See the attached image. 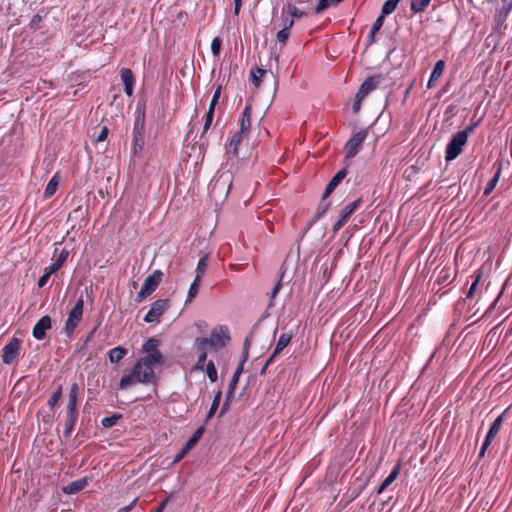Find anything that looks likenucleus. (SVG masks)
Wrapping results in <instances>:
<instances>
[{
  "mask_svg": "<svg viewBox=\"0 0 512 512\" xmlns=\"http://www.w3.org/2000/svg\"><path fill=\"white\" fill-rule=\"evenodd\" d=\"M230 175L227 174V173H222L218 176V178L216 179L215 181V185H218V184H222V185H225L227 182H229V186H228V189L231 187V180H230Z\"/></svg>",
  "mask_w": 512,
  "mask_h": 512,
  "instance_id": "47",
  "label": "nucleus"
},
{
  "mask_svg": "<svg viewBox=\"0 0 512 512\" xmlns=\"http://www.w3.org/2000/svg\"><path fill=\"white\" fill-rule=\"evenodd\" d=\"M52 320L49 315L41 317L33 327L32 335L37 340H43L46 337V331L51 329Z\"/></svg>",
  "mask_w": 512,
  "mask_h": 512,
  "instance_id": "12",
  "label": "nucleus"
},
{
  "mask_svg": "<svg viewBox=\"0 0 512 512\" xmlns=\"http://www.w3.org/2000/svg\"><path fill=\"white\" fill-rule=\"evenodd\" d=\"M401 470V462H398L390 474L381 482L379 487L377 488V494H381L385 489H387L399 476Z\"/></svg>",
  "mask_w": 512,
  "mask_h": 512,
  "instance_id": "21",
  "label": "nucleus"
},
{
  "mask_svg": "<svg viewBox=\"0 0 512 512\" xmlns=\"http://www.w3.org/2000/svg\"><path fill=\"white\" fill-rule=\"evenodd\" d=\"M345 224L346 220H342V217L339 216V219L334 223L332 227V232L336 234Z\"/></svg>",
  "mask_w": 512,
  "mask_h": 512,
  "instance_id": "53",
  "label": "nucleus"
},
{
  "mask_svg": "<svg viewBox=\"0 0 512 512\" xmlns=\"http://www.w3.org/2000/svg\"><path fill=\"white\" fill-rule=\"evenodd\" d=\"M293 337L292 332L282 333L276 343L273 353L267 359V364H272L275 360V357L279 355L285 347L291 342Z\"/></svg>",
  "mask_w": 512,
  "mask_h": 512,
  "instance_id": "14",
  "label": "nucleus"
},
{
  "mask_svg": "<svg viewBox=\"0 0 512 512\" xmlns=\"http://www.w3.org/2000/svg\"><path fill=\"white\" fill-rule=\"evenodd\" d=\"M345 224L346 220H342V217L339 216V219L334 223L332 227V232L336 234Z\"/></svg>",
  "mask_w": 512,
  "mask_h": 512,
  "instance_id": "52",
  "label": "nucleus"
},
{
  "mask_svg": "<svg viewBox=\"0 0 512 512\" xmlns=\"http://www.w3.org/2000/svg\"><path fill=\"white\" fill-rule=\"evenodd\" d=\"M213 116H214V111L208 109V111L206 113V117H205V123L203 126V133H205L210 128L211 123L213 121Z\"/></svg>",
  "mask_w": 512,
  "mask_h": 512,
  "instance_id": "46",
  "label": "nucleus"
},
{
  "mask_svg": "<svg viewBox=\"0 0 512 512\" xmlns=\"http://www.w3.org/2000/svg\"><path fill=\"white\" fill-rule=\"evenodd\" d=\"M78 416H79V414L66 413L65 429H64V432H63V436L65 438L70 437L72 431L74 430L76 422L78 420Z\"/></svg>",
  "mask_w": 512,
  "mask_h": 512,
  "instance_id": "26",
  "label": "nucleus"
},
{
  "mask_svg": "<svg viewBox=\"0 0 512 512\" xmlns=\"http://www.w3.org/2000/svg\"><path fill=\"white\" fill-rule=\"evenodd\" d=\"M145 110L137 107L133 126V153L138 155L143 150L145 140Z\"/></svg>",
  "mask_w": 512,
  "mask_h": 512,
  "instance_id": "3",
  "label": "nucleus"
},
{
  "mask_svg": "<svg viewBox=\"0 0 512 512\" xmlns=\"http://www.w3.org/2000/svg\"><path fill=\"white\" fill-rule=\"evenodd\" d=\"M282 279L280 278L271 292V299H274L282 287Z\"/></svg>",
  "mask_w": 512,
  "mask_h": 512,
  "instance_id": "59",
  "label": "nucleus"
},
{
  "mask_svg": "<svg viewBox=\"0 0 512 512\" xmlns=\"http://www.w3.org/2000/svg\"><path fill=\"white\" fill-rule=\"evenodd\" d=\"M69 255V252L65 249H63L60 254L58 255V258L55 262L59 263L60 266L64 264V262L67 260V257Z\"/></svg>",
  "mask_w": 512,
  "mask_h": 512,
  "instance_id": "55",
  "label": "nucleus"
},
{
  "mask_svg": "<svg viewBox=\"0 0 512 512\" xmlns=\"http://www.w3.org/2000/svg\"><path fill=\"white\" fill-rule=\"evenodd\" d=\"M367 137V130H360L355 133L345 144L344 152L346 158L355 157Z\"/></svg>",
  "mask_w": 512,
  "mask_h": 512,
  "instance_id": "8",
  "label": "nucleus"
},
{
  "mask_svg": "<svg viewBox=\"0 0 512 512\" xmlns=\"http://www.w3.org/2000/svg\"><path fill=\"white\" fill-rule=\"evenodd\" d=\"M221 47L222 40L219 37H215L211 43V52L214 57H218L220 55Z\"/></svg>",
  "mask_w": 512,
  "mask_h": 512,
  "instance_id": "41",
  "label": "nucleus"
},
{
  "mask_svg": "<svg viewBox=\"0 0 512 512\" xmlns=\"http://www.w3.org/2000/svg\"><path fill=\"white\" fill-rule=\"evenodd\" d=\"M122 417L119 413H114L111 416L104 417L101 424L104 428H111L116 425L117 421Z\"/></svg>",
  "mask_w": 512,
  "mask_h": 512,
  "instance_id": "38",
  "label": "nucleus"
},
{
  "mask_svg": "<svg viewBox=\"0 0 512 512\" xmlns=\"http://www.w3.org/2000/svg\"><path fill=\"white\" fill-rule=\"evenodd\" d=\"M170 308V301L168 299H158L154 301L144 316L146 323H159L160 317Z\"/></svg>",
  "mask_w": 512,
  "mask_h": 512,
  "instance_id": "7",
  "label": "nucleus"
},
{
  "mask_svg": "<svg viewBox=\"0 0 512 512\" xmlns=\"http://www.w3.org/2000/svg\"><path fill=\"white\" fill-rule=\"evenodd\" d=\"M289 35H290V32H289V31H287V29H283V28H282V29H281L280 31H278V33H277V36H276L277 41H278L279 43H281V44L285 45V44H286V42H287V40H288V38H289Z\"/></svg>",
  "mask_w": 512,
  "mask_h": 512,
  "instance_id": "45",
  "label": "nucleus"
},
{
  "mask_svg": "<svg viewBox=\"0 0 512 512\" xmlns=\"http://www.w3.org/2000/svg\"><path fill=\"white\" fill-rule=\"evenodd\" d=\"M365 98L363 97H360L359 95L356 94L355 96V100H354V103H353V106H352V109H353V112L354 113H358L361 109V104H362V101L364 100Z\"/></svg>",
  "mask_w": 512,
  "mask_h": 512,
  "instance_id": "51",
  "label": "nucleus"
},
{
  "mask_svg": "<svg viewBox=\"0 0 512 512\" xmlns=\"http://www.w3.org/2000/svg\"><path fill=\"white\" fill-rule=\"evenodd\" d=\"M20 350V340L12 338L2 349V361L5 364H11L18 356Z\"/></svg>",
  "mask_w": 512,
  "mask_h": 512,
  "instance_id": "11",
  "label": "nucleus"
},
{
  "mask_svg": "<svg viewBox=\"0 0 512 512\" xmlns=\"http://www.w3.org/2000/svg\"><path fill=\"white\" fill-rule=\"evenodd\" d=\"M242 6V0H234V15H238Z\"/></svg>",
  "mask_w": 512,
  "mask_h": 512,
  "instance_id": "63",
  "label": "nucleus"
},
{
  "mask_svg": "<svg viewBox=\"0 0 512 512\" xmlns=\"http://www.w3.org/2000/svg\"><path fill=\"white\" fill-rule=\"evenodd\" d=\"M479 125V121L468 125L464 130L459 131V133L465 134V138L468 139L469 135L475 130V128Z\"/></svg>",
  "mask_w": 512,
  "mask_h": 512,
  "instance_id": "50",
  "label": "nucleus"
},
{
  "mask_svg": "<svg viewBox=\"0 0 512 512\" xmlns=\"http://www.w3.org/2000/svg\"><path fill=\"white\" fill-rule=\"evenodd\" d=\"M208 260H209V255L208 254H205L204 256H202L199 261H198V264H197V267H196V275H199V278L201 279L202 278V275L206 272L207 270V267H208Z\"/></svg>",
  "mask_w": 512,
  "mask_h": 512,
  "instance_id": "37",
  "label": "nucleus"
},
{
  "mask_svg": "<svg viewBox=\"0 0 512 512\" xmlns=\"http://www.w3.org/2000/svg\"><path fill=\"white\" fill-rule=\"evenodd\" d=\"M41 21H42L41 15H39V14L34 15L29 24L30 28L37 29V27Z\"/></svg>",
  "mask_w": 512,
  "mask_h": 512,
  "instance_id": "54",
  "label": "nucleus"
},
{
  "mask_svg": "<svg viewBox=\"0 0 512 512\" xmlns=\"http://www.w3.org/2000/svg\"><path fill=\"white\" fill-rule=\"evenodd\" d=\"M400 1L401 0L385 1L381 8V15L386 16V15H390L391 13H393L395 11V9L397 8Z\"/></svg>",
  "mask_w": 512,
  "mask_h": 512,
  "instance_id": "35",
  "label": "nucleus"
},
{
  "mask_svg": "<svg viewBox=\"0 0 512 512\" xmlns=\"http://www.w3.org/2000/svg\"><path fill=\"white\" fill-rule=\"evenodd\" d=\"M61 268V266L59 265V263L57 262H54L52 263L51 265H49L48 267L45 268V272L49 275L57 272L59 269Z\"/></svg>",
  "mask_w": 512,
  "mask_h": 512,
  "instance_id": "56",
  "label": "nucleus"
},
{
  "mask_svg": "<svg viewBox=\"0 0 512 512\" xmlns=\"http://www.w3.org/2000/svg\"><path fill=\"white\" fill-rule=\"evenodd\" d=\"M493 168H495V174L494 176L491 178V180L487 183L485 189H484V195L485 196H488L491 194V192L495 189L499 179H500V176H501V173H502V169H503V162L501 160H497L494 165H493Z\"/></svg>",
  "mask_w": 512,
  "mask_h": 512,
  "instance_id": "19",
  "label": "nucleus"
},
{
  "mask_svg": "<svg viewBox=\"0 0 512 512\" xmlns=\"http://www.w3.org/2000/svg\"><path fill=\"white\" fill-rule=\"evenodd\" d=\"M79 395H80V386L77 382H73L69 389L66 413L79 414L78 407H77Z\"/></svg>",
  "mask_w": 512,
  "mask_h": 512,
  "instance_id": "13",
  "label": "nucleus"
},
{
  "mask_svg": "<svg viewBox=\"0 0 512 512\" xmlns=\"http://www.w3.org/2000/svg\"><path fill=\"white\" fill-rule=\"evenodd\" d=\"M58 185H59V178L56 174L48 182V184L44 190L43 197L45 199H49L50 197H52L56 193V191L58 189Z\"/></svg>",
  "mask_w": 512,
  "mask_h": 512,
  "instance_id": "27",
  "label": "nucleus"
},
{
  "mask_svg": "<svg viewBox=\"0 0 512 512\" xmlns=\"http://www.w3.org/2000/svg\"><path fill=\"white\" fill-rule=\"evenodd\" d=\"M431 0H412L411 1V11L413 13H421L424 12L429 6Z\"/></svg>",
  "mask_w": 512,
  "mask_h": 512,
  "instance_id": "33",
  "label": "nucleus"
},
{
  "mask_svg": "<svg viewBox=\"0 0 512 512\" xmlns=\"http://www.w3.org/2000/svg\"><path fill=\"white\" fill-rule=\"evenodd\" d=\"M251 115H252V106H251V104H246V106L242 112V116L239 120L240 129L238 132H240V134H245V135L248 134L250 127H251Z\"/></svg>",
  "mask_w": 512,
  "mask_h": 512,
  "instance_id": "20",
  "label": "nucleus"
},
{
  "mask_svg": "<svg viewBox=\"0 0 512 512\" xmlns=\"http://www.w3.org/2000/svg\"><path fill=\"white\" fill-rule=\"evenodd\" d=\"M246 136L247 135L245 134H240V132H235L233 134L229 144L226 147V155L228 158L238 157V147Z\"/></svg>",
  "mask_w": 512,
  "mask_h": 512,
  "instance_id": "18",
  "label": "nucleus"
},
{
  "mask_svg": "<svg viewBox=\"0 0 512 512\" xmlns=\"http://www.w3.org/2000/svg\"><path fill=\"white\" fill-rule=\"evenodd\" d=\"M204 431H205L204 426H200L199 428L196 429V431L193 433V435L186 442L188 449H192L198 443V441L203 436Z\"/></svg>",
  "mask_w": 512,
  "mask_h": 512,
  "instance_id": "36",
  "label": "nucleus"
},
{
  "mask_svg": "<svg viewBox=\"0 0 512 512\" xmlns=\"http://www.w3.org/2000/svg\"><path fill=\"white\" fill-rule=\"evenodd\" d=\"M481 279V273H478L475 277V280L472 282L469 290L466 293V299H472L476 293L479 281Z\"/></svg>",
  "mask_w": 512,
  "mask_h": 512,
  "instance_id": "40",
  "label": "nucleus"
},
{
  "mask_svg": "<svg viewBox=\"0 0 512 512\" xmlns=\"http://www.w3.org/2000/svg\"><path fill=\"white\" fill-rule=\"evenodd\" d=\"M206 373L211 382L217 381V370L212 360L208 361L206 364Z\"/></svg>",
  "mask_w": 512,
  "mask_h": 512,
  "instance_id": "39",
  "label": "nucleus"
},
{
  "mask_svg": "<svg viewBox=\"0 0 512 512\" xmlns=\"http://www.w3.org/2000/svg\"><path fill=\"white\" fill-rule=\"evenodd\" d=\"M159 345L160 341L156 338H149L145 341L142 350L146 355L134 364L129 374L122 376L119 382V389L124 390L137 383H156L157 378L153 367L164 363V357L159 350Z\"/></svg>",
  "mask_w": 512,
  "mask_h": 512,
  "instance_id": "1",
  "label": "nucleus"
},
{
  "mask_svg": "<svg viewBox=\"0 0 512 512\" xmlns=\"http://www.w3.org/2000/svg\"><path fill=\"white\" fill-rule=\"evenodd\" d=\"M384 19L385 16L379 15L373 23L371 30H373V32H378L384 24Z\"/></svg>",
  "mask_w": 512,
  "mask_h": 512,
  "instance_id": "48",
  "label": "nucleus"
},
{
  "mask_svg": "<svg viewBox=\"0 0 512 512\" xmlns=\"http://www.w3.org/2000/svg\"><path fill=\"white\" fill-rule=\"evenodd\" d=\"M220 95H221V86L219 85L216 90L214 91V94L212 96V99H211V102H210V105H209V109L210 110H213L215 111V107L218 103V100L220 98Z\"/></svg>",
  "mask_w": 512,
  "mask_h": 512,
  "instance_id": "44",
  "label": "nucleus"
},
{
  "mask_svg": "<svg viewBox=\"0 0 512 512\" xmlns=\"http://www.w3.org/2000/svg\"><path fill=\"white\" fill-rule=\"evenodd\" d=\"M88 483H89V478L83 477V478H80V479H77L75 481L68 483L67 485L63 486L61 489H62L63 493H65L67 495H73V494H77L80 491H82L88 485Z\"/></svg>",
  "mask_w": 512,
  "mask_h": 512,
  "instance_id": "17",
  "label": "nucleus"
},
{
  "mask_svg": "<svg viewBox=\"0 0 512 512\" xmlns=\"http://www.w3.org/2000/svg\"><path fill=\"white\" fill-rule=\"evenodd\" d=\"M330 205H331V202H329V201L327 202L326 200H323V197L321 198V201L317 207V210H316L314 216L308 223L307 229H310L320 218H322L325 215V213L330 208Z\"/></svg>",
  "mask_w": 512,
  "mask_h": 512,
  "instance_id": "24",
  "label": "nucleus"
},
{
  "mask_svg": "<svg viewBox=\"0 0 512 512\" xmlns=\"http://www.w3.org/2000/svg\"><path fill=\"white\" fill-rule=\"evenodd\" d=\"M120 76L124 85V92L127 96H132L134 91L135 77L130 68H122Z\"/></svg>",
  "mask_w": 512,
  "mask_h": 512,
  "instance_id": "15",
  "label": "nucleus"
},
{
  "mask_svg": "<svg viewBox=\"0 0 512 512\" xmlns=\"http://www.w3.org/2000/svg\"><path fill=\"white\" fill-rule=\"evenodd\" d=\"M287 12L291 17L300 18L305 15V12L297 8L293 4L287 5Z\"/></svg>",
  "mask_w": 512,
  "mask_h": 512,
  "instance_id": "42",
  "label": "nucleus"
},
{
  "mask_svg": "<svg viewBox=\"0 0 512 512\" xmlns=\"http://www.w3.org/2000/svg\"><path fill=\"white\" fill-rule=\"evenodd\" d=\"M221 397H222V392L219 390L214 396L211 407L206 415L205 423H207L216 413V411L219 407L220 401H221Z\"/></svg>",
  "mask_w": 512,
  "mask_h": 512,
  "instance_id": "31",
  "label": "nucleus"
},
{
  "mask_svg": "<svg viewBox=\"0 0 512 512\" xmlns=\"http://www.w3.org/2000/svg\"><path fill=\"white\" fill-rule=\"evenodd\" d=\"M239 378L240 377H238L236 375L232 376V378L230 380V383H229V386H228L227 393H226V398H225V401H224V403L222 405V408H221L219 416H222L227 411L228 406H229V402H230V400L232 399V397L234 395V392H235L236 386L238 384Z\"/></svg>",
  "mask_w": 512,
  "mask_h": 512,
  "instance_id": "22",
  "label": "nucleus"
},
{
  "mask_svg": "<svg viewBox=\"0 0 512 512\" xmlns=\"http://www.w3.org/2000/svg\"><path fill=\"white\" fill-rule=\"evenodd\" d=\"M50 275L44 272V274L38 279L37 285L39 288H42L46 285Z\"/></svg>",
  "mask_w": 512,
  "mask_h": 512,
  "instance_id": "58",
  "label": "nucleus"
},
{
  "mask_svg": "<svg viewBox=\"0 0 512 512\" xmlns=\"http://www.w3.org/2000/svg\"><path fill=\"white\" fill-rule=\"evenodd\" d=\"M329 1L330 0H319L317 6L315 8V13L319 14V13L323 12L324 10H326L329 7Z\"/></svg>",
  "mask_w": 512,
  "mask_h": 512,
  "instance_id": "49",
  "label": "nucleus"
},
{
  "mask_svg": "<svg viewBox=\"0 0 512 512\" xmlns=\"http://www.w3.org/2000/svg\"><path fill=\"white\" fill-rule=\"evenodd\" d=\"M503 418H504V414H501L499 415L495 420L494 422L492 423V425L490 426V429L486 435V438L482 444V447L480 449V452H479V459L483 458L484 455H485V452L487 450V448L490 446V444L492 443L493 439L496 437V435L498 434L500 428H501V425L503 423Z\"/></svg>",
  "mask_w": 512,
  "mask_h": 512,
  "instance_id": "10",
  "label": "nucleus"
},
{
  "mask_svg": "<svg viewBox=\"0 0 512 512\" xmlns=\"http://www.w3.org/2000/svg\"><path fill=\"white\" fill-rule=\"evenodd\" d=\"M136 508L144 509V507L142 506V503H139L138 498L134 499L129 505L120 508L118 510V512H130L131 510L136 509Z\"/></svg>",
  "mask_w": 512,
  "mask_h": 512,
  "instance_id": "43",
  "label": "nucleus"
},
{
  "mask_svg": "<svg viewBox=\"0 0 512 512\" xmlns=\"http://www.w3.org/2000/svg\"><path fill=\"white\" fill-rule=\"evenodd\" d=\"M244 364H245V363H243V362H241V361H240V363H239L238 367L236 368V370H235V372H234V374H233V375H236V376L240 377V375H241V374H242V372H243Z\"/></svg>",
  "mask_w": 512,
  "mask_h": 512,
  "instance_id": "64",
  "label": "nucleus"
},
{
  "mask_svg": "<svg viewBox=\"0 0 512 512\" xmlns=\"http://www.w3.org/2000/svg\"><path fill=\"white\" fill-rule=\"evenodd\" d=\"M361 202H362V200L359 198V199L347 204L346 206H344L341 209L340 214H339V216L342 217V220H346V222H347L349 220V218L351 217V215L359 207Z\"/></svg>",
  "mask_w": 512,
  "mask_h": 512,
  "instance_id": "25",
  "label": "nucleus"
},
{
  "mask_svg": "<svg viewBox=\"0 0 512 512\" xmlns=\"http://www.w3.org/2000/svg\"><path fill=\"white\" fill-rule=\"evenodd\" d=\"M108 128L106 126H103L99 135L97 136V142H102L104 140H106L107 136H108Z\"/></svg>",
  "mask_w": 512,
  "mask_h": 512,
  "instance_id": "57",
  "label": "nucleus"
},
{
  "mask_svg": "<svg viewBox=\"0 0 512 512\" xmlns=\"http://www.w3.org/2000/svg\"><path fill=\"white\" fill-rule=\"evenodd\" d=\"M293 25H294V20L292 18H286L284 20V27H283V29H287V31L290 32V29L292 28Z\"/></svg>",
  "mask_w": 512,
  "mask_h": 512,
  "instance_id": "61",
  "label": "nucleus"
},
{
  "mask_svg": "<svg viewBox=\"0 0 512 512\" xmlns=\"http://www.w3.org/2000/svg\"><path fill=\"white\" fill-rule=\"evenodd\" d=\"M467 141L465 134L459 132L454 134L446 146L445 160L450 162L456 159L462 153Z\"/></svg>",
  "mask_w": 512,
  "mask_h": 512,
  "instance_id": "6",
  "label": "nucleus"
},
{
  "mask_svg": "<svg viewBox=\"0 0 512 512\" xmlns=\"http://www.w3.org/2000/svg\"><path fill=\"white\" fill-rule=\"evenodd\" d=\"M163 278V272L161 270H155L151 275H149L145 280L137 293L135 301L137 303L143 302L146 298H148L160 285Z\"/></svg>",
  "mask_w": 512,
  "mask_h": 512,
  "instance_id": "5",
  "label": "nucleus"
},
{
  "mask_svg": "<svg viewBox=\"0 0 512 512\" xmlns=\"http://www.w3.org/2000/svg\"><path fill=\"white\" fill-rule=\"evenodd\" d=\"M200 283L201 279L199 278V275H196L188 290L186 302H191L196 297Z\"/></svg>",
  "mask_w": 512,
  "mask_h": 512,
  "instance_id": "32",
  "label": "nucleus"
},
{
  "mask_svg": "<svg viewBox=\"0 0 512 512\" xmlns=\"http://www.w3.org/2000/svg\"><path fill=\"white\" fill-rule=\"evenodd\" d=\"M385 76L383 74H374L369 76L360 85L358 92L356 93L360 97L366 98L373 90H375L383 81Z\"/></svg>",
  "mask_w": 512,
  "mask_h": 512,
  "instance_id": "9",
  "label": "nucleus"
},
{
  "mask_svg": "<svg viewBox=\"0 0 512 512\" xmlns=\"http://www.w3.org/2000/svg\"><path fill=\"white\" fill-rule=\"evenodd\" d=\"M127 349L121 346L115 347L109 351V360L111 363H118L127 354Z\"/></svg>",
  "mask_w": 512,
  "mask_h": 512,
  "instance_id": "29",
  "label": "nucleus"
},
{
  "mask_svg": "<svg viewBox=\"0 0 512 512\" xmlns=\"http://www.w3.org/2000/svg\"><path fill=\"white\" fill-rule=\"evenodd\" d=\"M194 347L196 348L197 352H198V360L196 362V365H195V368L197 370H203L204 366H205V362H206V359H207V351H206V347H202L200 348L198 345H195L194 344Z\"/></svg>",
  "mask_w": 512,
  "mask_h": 512,
  "instance_id": "34",
  "label": "nucleus"
},
{
  "mask_svg": "<svg viewBox=\"0 0 512 512\" xmlns=\"http://www.w3.org/2000/svg\"><path fill=\"white\" fill-rule=\"evenodd\" d=\"M267 71L265 69L256 67L251 69L250 78L255 87L259 88L262 83V78L266 75Z\"/></svg>",
  "mask_w": 512,
  "mask_h": 512,
  "instance_id": "28",
  "label": "nucleus"
},
{
  "mask_svg": "<svg viewBox=\"0 0 512 512\" xmlns=\"http://www.w3.org/2000/svg\"><path fill=\"white\" fill-rule=\"evenodd\" d=\"M82 214H83L82 207H78V208L74 209V210L69 214L68 219L70 220V219H72V218H76V217H78V216H80V215H82Z\"/></svg>",
  "mask_w": 512,
  "mask_h": 512,
  "instance_id": "60",
  "label": "nucleus"
},
{
  "mask_svg": "<svg viewBox=\"0 0 512 512\" xmlns=\"http://www.w3.org/2000/svg\"><path fill=\"white\" fill-rule=\"evenodd\" d=\"M83 309H84V298H83V295H81L77 299L73 308L69 311L68 318L65 322L63 331L68 337H70L74 333L76 327L81 322L82 317H83Z\"/></svg>",
  "mask_w": 512,
  "mask_h": 512,
  "instance_id": "4",
  "label": "nucleus"
},
{
  "mask_svg": "<svg viewBox=\"0 0 512 512\" xmlns=\"http://www.w3.org/2000/svg\"><path fill=\"white\" fill-rule=\"evenodd\" d=\"M62 395H63V387H62V385H59L54 390V392L52 393V395L50 396V398L48 399V402H47V404L51 410H54V408L59 404V401L61 400Z\"/></svg>",
  "mask_w": 512,
  "mask_h": 512,
  "instance_id": "30",
  "label": "nucleus"
},
{
  "mask_svg": "<svg viewBox=\"0 0 512 512\" xmlns=\"http://www.w3.org/2000/svg\"><path fill=\"white\" fill-rule=\"evenodd\" d=\"M348 170L347 168H343L339 170L333 178L329 181L327 184L324 193H323V200H326L329 195L336 189V187L341 183V181L347 176Z\"/></svg>",
  "mask_w": 512,
  "mask_h": 512,
  "instance_id": "16",
  "label": "nucleus"
},
{
  "mask_svg": "<svg viewBox=\"0 0 512 512\" xmlns=\"http://www.w3.org/2000/svg\"><path fill=\"white\" fill-rule=\"evenodd\" d=\"M230 339L228 327L226 325H217L211 330L209 338L197 337L195 345H198L200 348L209 346L211 349L218 351L225 347Z\"/></svg>",
  "mask_w": 512,
  "mask_h": 512,
  "instance_id": "2",
  "label": "nucleus"
},
{
  "mask_svg": "<svg viewBox=\"0 0 512 512\" xmlns=\"http://www.w3.org/2000/svg\"><path fill=\"white\" fill-rule=\"evenodd\" d=\"M165 501H162L161 503H159L156 507H153L150 512H163L164 508H165Z\"/></svg>",
  "mask_w": 512,
  "mask_h": 512,
  "instance_id": "62",
  "label": "nucleus"
},
{
  "mask_svg": "<svg viewBox=\"0 0 512 512\" xmlns=\"http://www.w3.org/2000/svg\"><path fill=\"white\" fill-rule=\"evenodd\" d=\"M445 69V61L438 60L434 65L432 73L427 83V88L431 89L435 86L436 81L442 76Z\"/></svg>",
  "mask_w": 512,
  "mask_h": 512,
  "instance_id": "23",
  "label": "nucleus"
}]
</instances>
